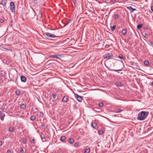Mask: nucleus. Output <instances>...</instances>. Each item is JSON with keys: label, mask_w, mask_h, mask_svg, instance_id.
<instances>
[{"label": "nucleus", "mask_w": 153, "mask_h": 153, "mask_svg": "<svg viewBox=\"0 0 153 153\" xmlns=\"http://www.w3.org/2000/svg\"><path fill=\"white\" fill-rule=\"evenodd\" d=\"M149 112L145 111H141L138 114L137 119L140 120H144L149 114Z\"/></svg>", "instance_id": "obj_1"}, {"label": "nucleus", "mask_w": 153, "mask_h": 153, "mask_svg": "<svg viewBox=\"0 0 153 153\" xmlns=\"http://www.w3.org/2000/svg\"><path fill=\"white\" fill-rule=\"evenodd\" d=\"M104 59L107 60L113 57V54L111 53H108L104 55L103 56Z\"/></svg>", "instance_id": "obj_2"}, {"label": "nucleus", "mask_w": 153, "mask_h": 153, "mask_svg": "<svg viewBox=\"0 0 153 153\" xmlns=\"http://www.w3.org/2000/svg\"><path fill=\"white\" fill-rule=\"evenodd\" d=\"M10 9L12 12H15V7L14 3L13 2H11L10 4Z\"/></svg>", "instance_id": "obj_3"}, {"label": "nucleus", "mask_w": 153, "mask_h": 153, "mask_svg": "<svg viewBox=\"0 0 153 153\" xmlns=\"http://www.w3.org/2000/svg\"><path fill=\"white\" fill-rule=\"evenodd\" d=\"M61 56L59 54H56L53 55H50L48 56L49 58H56L60 59V58L61 57Z\"/></svg>", "instance_id": "obj_4"}, {"label": "nucleus", "mask_w": 153, "mask_h": 153, "mask_svg": "<svg viewBox=\"0 0 153 153\" xmlns=\"http://www.w3.org/2000/svg\"><path fill=\"white\" fill-rule=\"evenodd\" d=\"M45 34L47 36L50 37L55 38L57 37V36H56L55 35L53 34H51L48 32H46Z\"/></svg>", "instance_id": "obj_5"}, {"label": "nucleus", "mask_w": 153, "mask_h": 153, "mask_svg": "<svg viewBox=\"0 0 153 153\" xmlns=\"http://www.w3.org/2000/svg\"><path fill=\"white\" fill-rule=\"evenodd\" d=\"M75 97L76 98L78 101L79 102H82V98L81 96L77 94H76Z\"/></svg>", "instance_id": "obj_6"}, {"label": "nucleus", "mask_w": 153, "mask_h": 153, "mask_svg": "<svg viewBox=\"0 0 153 153\" xmlns=\"http://www.w3.org/2000/svg\"><path fill=\"white\" fill-rule=\"evenodd\" d=\"M21 80L22 82H25L26 81L27 78L26 77L23 75H21L20 76Z\"/></svg>", "instance_id": "obj_7"}, {"label": "nucleus", "mask_w": 153, "mask_h": 153, "mask_svg": "<svg viewBox=\"0 0 153 153\" xmlns=\"http://www.w3.org/2000/svg\"><path fill=\"white\" fill-rule=\"evenodd\" d=\"M5 115L4 113L0 111V118L1 120L3 121V120Z\"/></svg>", "instance_id": "obj_8"}, {"label": "nucleus", "mask_w": 153, "mask_h": 153, "mask_svg": "<svg viewBox=\"0 0 153 153\" xmlns=\"http://www.w3.org/2000/svg\"><path fill=\"white\" fill-rule=\"evenodd\" d=\"M7 3V0H2L0 3V5L2 4L3 6L6 7Z\"/></svg>", "instance_id": "obj_9"}, {"label": "nucleus", "mask_w": 153, "mask_h": 153, "mask_svg": "<svg viewBox=\"0 0 153 153\" xmlns=\"http://www.w3.org/2000/svg\"><path fill=\"white\" fill-rule=\"evenodd\" d=\"M106 67L108 69V70L110 71H114L117 72L118 71H122L123 70V69H118V70L111 69L110 68L107 67L106 66Z\"/></svg>", "instance_id": "obj_10"}, {"label": "nucleus", "mask_w": 153, "mask_h": 153, "mask_svg": "<svg viewBox=\"0 0 153 153\" xmlns=\"http://www.w3.org/2000/svg\"><path fill=\"white\" fill-rule=\"evenodd\" d=\"M68 100V97L67 96H64L62 99V101L66 102Z\"/></svg>", "instance_id": "obj_11"}, {"label": "nucleus", "mask_w": 153, "mask_h": 153, "mask_svg": "<svg viewBox=\"0 0 153 153\" xmlns=\"http://www.w3.org/2000/svg\"><path fill=\"white\" fill-rule=\"evenodd\" d=\"M127 8L131 12H133L134 11L136 10V9L133 8L131 6L128 7Z\"/></svg>", "instance_id": "obj_12"}, {"label": "nucleus", "mask_w": 153, "mask_h": 153, "mask_svg": "<svg viewBox=\"0 0 153 153\" xmlns=\"http://www.w3.org/2000/svg\"><path fill=\"white\" fill-rule=\"evenodd\" d=\"M21 92L19 89L16 90L15 92L16 95L17 96H19L20 95Z\"/></svg>", "instance_id": "obj_13"}, {"label": "nucleus", "mask_w": 153, "mask_h": 153, "mask_svg": "<svg viewBox=\"0 0 153 153\" xmlns=\"http://www.w3.org/2000/svg\"><path fill=\"white\" fill-rule=\"evenodd\" d=\"M68 141L70 143H73L74 142V140L73 138H71L69 139Z\"/></svg>", "instance_id": "obj_14"}, {"label": "nucleus", "mask_w": 153, "mask_h": 153, "mask_svg": "<svg viewBox=\"0 0 153 153\" xmlns=\"http://www.w3.org/2000/svg\"><path fill=\"white\" fill-rule=\"evenodd\" d=\"M127 32L126 30L125 29H124L122 30V33L124 36L125 35Z\"/></svg>", "instance_id": "obj_15"}, {"label": "nucleus", "mask_w": 153, "mask_h": 153, "mask_svg": "<svg viewBox=\"0 0 153 153\" xmlns=\"http://www.w3.org/2000/svg\"><path fill=\"white\" fill-rule=\"evenodd\" d=\"M66 137L65 136H63L61 137H60V140L63 142H65V140Z\"/></svg>", "instance_id": "obj_16"}, {"label": "nucleus", "mask_w": 153, "mask_h": 153, "mask_svg": "<svg viewBox=\"0 0 153 153\" xmlns=\"http://www.w3.org/2000/svg\"><path fill=\"white\" fill-rule=\"evenodd\" d=\"M90 152V150L89 148H86L85 149L84 153H89Z\"/></svg>", "instance_id": "obj_17"}, {"label": "nucleus", "mask_w": 153, "mask_h": 153, "mask_svg": "<svg viewBox=\"0 0 153 153\" xmlns=\"http://www.w3.org/2000/svg\"><path fill=\"white\" fill-rule=\"evenodd\" d=\"M143 26L142 24L138 25L137 26V29L138 30L141 28Z\"/></svg>", "instance_id": "obj_18"}, {"label": "nucleus", "mask_w": 153, "mask_h": 153, "mask_svg": "<svg viewBox=\"0 0 153 153\" xmlns=\"http://www.w3.org/2000/svg\"><path fill=\"white\" fill-rule=\"evenodd\" d=\"M26 105L24 104H21L20 106V108L22 109H25L26 107Z\"/></svg>", "instance_id": "obj_19"}, {"label": "nucleus", "mask_w": 153, "mask_h": 153, "mask_svg": "<svg viewBox=\"0 0 153 153\" xmlns=\"http://www.w3.org/2000/svg\"><path fill=\"white\" fill-rule=\"evenodd\" d=\"M36 119L35 116L34 115H32L30 117V119L32 121Z\"/></svg>", "instance_id": "obj_20"}, {"label": "nucleus", "mask_w": 153, "mask_h": 153, "mask_svg": "<svg viewBox=\"0 0 153 153\" xmlns=\"http://www.w3.org/2000/svg\"><path fill=\"white\" fill-rule=\"evenodd\" d=\"M9 130L12 133L14 131V128L13 127H10L9 128Z\"/></svg>", "instance_id": "obj_21"}, {"label": "nucleus", "mask_w": 153, "mask_h": 153, "mask_svg": "<svg viewBox=\"0 0 153 153\" xmlns=\"http://www.w3.org/2000/svg\"><path fill=\"white\" fill-rule=\"evenodd\" d=\"M91 125H92V127L94 128H96V127L97 125V124L95 122L92 123Z\"/></svg>", "instance_id": "obj_22"}, {"label": "nucleus", "mask_w": 153, "mask_h": 153, "mask_svg": "<svg viewBox=\"0 0 153 153\" xmlns=\"http://www.w3.org/2000/svg\"><path fill=\"white\" fill-rule=\"evenodd\" d=\"M41 138L43 142H44L46 141L45 137L41 136Z\"/></svg>", "instance_id": "obj_23"}, {"label": "nucleus", "mask_w": 153, "mask_h": 153, "mask_svg": "<svg viewBox=\"0 0 153 153\" xmlns=\"http://www.w3.org/2000/svg\"><path fill=\"white\" fill-rule=\"evenodd\" d=\"M144 64L145 65L148 66L149 65V62L148 61H145L144 62Z\"/></svg>", "instance_id": "obj_24"}, {"label": "nucleus", "mask_w": 153, "mask_h": 153, "mask_svg": "<svg viewBox=\"0 0 153 153\" xmlns=\"http://www.w3.org/2000/svg\"><path fill=\"white\" fill-rule=\"evenodd\" d=\"M122 111L120 108H118L115 110V112L116 113H119Z\"/></svg>", "instance_id": "obj_25"}, {"label": "nucleus", "mask_w": 153, "mask_h": 153, "mask_svg": "<svg viewBox=\"0 0 153 153\" xmlns=\"http://www.w3.org/2000/svg\"><path fill=\"white\" fill-rule=\"evenodd\" d=\"M98 133L100 135H102L103 133V131L102 130H99L98 131Z\"/></svg>", "instance_id": "obj_26"}, {"label": "nucleus", "mask_w": 153, "mask_h": 153, "mask_svg": "<svg viewBox=\"0 0 153 153\" xmlns=\"http://www.w3.org/2000/svg\"><path fill=\"white\" fill-rule=\"evenodd\" d=\"M22 141L24 144H26L27 142V139L26 138H22Z\"/></svg>", "instance_id": "obj_27"}, {"label": "nucleus", "mask_w": 153, "mask_h": 153, "mask_svg": "<svg viewBox=\"0 0 153 153\" xmlns=\"http://www.w3.org/2000/svg\"><path fill=\"white\" fill-rule=\"evenodd\" d=\"M79 131L81 134H83L84 133V132L83 131V130L82 128H80L79 129Z\"/></svg>", "instance_id": "obj_28"}, {"label": "nucleus", "mask_w": 153, "mask_h": 153, "mask_svg": "<svg viewBox=\"0 0 153 153\" xmlns=\"http://www.w3.org/2000/svg\"><path fill=\"white\" fill-rule=\"evenodd\" d=\"M116 27V26L115 25H114L112 27H111V30H112V31L114 30L115 29Z\"/></svg>", "instance_id": "obj_29"}, {"label": "nucleus", "mask_w": 153, "mask_h": 153, "mask_svg": "<svg viewBox=\"0 0 153 153\" xmlns=\"http://www.w3.org/2000/svg\"><path fill=\"white\" fill-rule=\"evenodd\" d=\"M119 16L118 14H115L114 15V18L115 19H117L119 18Z\"/></svg>", "instance_id": "obj_30"}, {"label": "nucleus", "mask_w": 153, "mask_h": 153, "mask_svg": "<svg viewBox=\"0 0 153 153\" xmlns=\"http://www.w3.org/2000/svg\"><path fill=\"white\" fill-rule=\"evenodd\" d=\"M103 105V103L102 102H100L99 104V105L100 107H102Z\"/></svg>", "instance_id": "obj_31"}, {"label": "nucleus", "mask_w": 153, "mask_h": 153, "mask_svg": "<svg viewBox=\"0 0 153 153\" xmlns=\"http://www.w3.org/2000/svg\"><path fill=\"white\" fill-rule=\"evenodd\" d=\"M116 85L118 86H121V84L120 82H117L116 83Z\"/></svg>", "instance_id": "obj_32"}, {"label": "nucleus", "mask_w": 153, "mask_h": 153, "mask_svg": "<svg viewBox=\"0 0 153 153\" xmlns=\"http://www.w3.org/2000/svg\"><path fill=\"white\" fill-rule=\"evenodd\" d=\"M78 146V143L76 142L74 143V146L75 147H77Z\"/></svg>", "instance_id": "obj_33"}, {"label": "nucleus", "mask_w": 153, "mask_h": 153, "mask_svg": "<svg viewBox=\"0 0 153 153\" xmlns=\"http://www.w3.org/2000/svg\"><path fill=\"white\" fill-rule=\"evenodd\" d=\"M118 57L120 59H122L123 58V56L122 54H120L118 56Z\"/></svg>", "instance_id": "obj_34"}, {"label": "nucleus", "mask_w": 153, "mask_h": 153, "mask_svg": "<svg viewBox=\"0 0 153 153\" xmlns=\"http://www.w3.org/2000/svg\"><path fill=\"white\" fill-rule=\"evenodd\" d=\"M52 96H53V98L55 99L56 97V94H52Z\"/></svg>", "instance_id": "obj_35"}, {"label": "nucleus", "mask_w": 153, "mask_h": 153, "mask_svg": "<svg viewBox=\"0 0 153 153\" xmlns=\"http://www.w3.org/2000/svg\"><path fill=\"white\" fill-rule=\"evenodd\" d=\"M70 21V20H69L65 24V25H64V26L67 25H68L69 24Z\"/></svg>", "instance_id": "obj_36"}, {"label": "nucleus", "mask_w": 153, "mask_h": 153, "mask_svg": "<svg viewBox=\"0 0 153 153\" xmlns=\"http://www.w3.org/2000/svg\"><path fill=\"white\" fill-rule=\"evenodd\" d=\"M47 126L44 125H43L42 126V128L43 129H45L46 128Z\"/></svg>", "instance_id": "obj_37"}, {"label": "nucleus", "mask_w": 153, "mask_h": 153, "mask_svg": "<svg viewBox=\"0 0 153 153\" xmlns=\"http://www.w3.org/2000/svg\"><path fill=\"white\" fill-rule=\"evenodd\" d=\"M33 3H36L37 2V0H31Z\"/></svg>", "instance_id": "obj_38"}, {"label": "nucleus", "mask_w": 153, "mask_h": 153, "mask_svg": "<svg viewBox=\"0 0 153 153\" xmlns=\"http://www.w3.org/2000/svg\"><path fill=\"white\" fill-rule=\"evenodd\" d=\"M20 152L22 153H23L24 151L23 149L22 148H21L20 150Z\"/></svg>", "instance_id": "obj_39"}, {"label": "nucleus", "mask_w": 153, "mask_h": 153, "mask_svg": "<svg viewBox=\"0 0 153 153\" xmlns=\"http://www.w3.org/2000/svg\"><path fill=\"white\" fill-rule=\"evenodd\" d=\"M0 22L2 23L4 22V20L3 19H0Z\"/></svg>", "instance_id": "obj_40"}, {"label": "nucleus", "mask_w": 153, "mask_h": 153, "mask_svg": "<svg viewBox=\"0 0 153 153\" xmlns=\"http://www.w3.org/2000/svg\"><path fill=\"white\" fill-rule=\"evenodd\" d=\"M35 139L33 138L32 139V141H31V143H35L34 140Z\"/></svg>", "instance_id": "obj_41"}, {"label": "nucleus", "mask_w": 153, "mask_h": 153, "mask_svg": "<svg viewBox=\"0 0 153 153\" xmlns=\"http://www.w3.org/2000/svg\"><path fill=\"white\" fill-rule=\"evenodd\" d=\"M129 63L132 65H133L134 64V63L133 62H129Z\"/></svg>", "instance_id": "obj_42"}, {"label": "nucleus", "mask_w": 153, "mask_h": 153, "mask_svg": "<svg viewBox=\"0 0 153 153\" xmlns=\"http://www.w3.org/2000/svg\"><path fill=\"white\" fill-rule=\"evenodd\" d=\"M35 109L36 111V112L38 111V108L37 107H35Z\"/></svg>", "instance_id": "obj_43"}, {"label": "nucleus", "mask_w": 153, "mask_h": 153, "mask_svg": "<svg viewBox=\"0 0 153 153\" xmlns=\"http://www.w3.org/2000/svg\"><path fill=\"white\" fill-rule=\"evenodd\" d=\"M43 114V113L42 112H40L39 113V115H42Z\"/></svg>", "instance_id": "obj_44"}, {"label": "nucleus", "mask_w": 153, "mask_h": 153, "mask_svg": "<svg viewBox=\"0 0 153 153\" xmlns=\"http://www.w3.org/2000/svg\"><path fill=\"white\" fill-rule=\"evenodd\" d=\"M7 153H11V151H10V150H8L7 151Z\"/></svg>", "instance_id": "obj_45"}, {"label": "nucleus", "mask_w": 153, "mask_h": 153, "mask_svg": "<svg viewBox=\"0 0 153 153\" xmlns=\"http://www.w3.org/2000/svg\"><path fill=\"white\" fill-rule=\"evenodd\" d=\"M150 43L152 45H153V41H151L150 42Z\"/></svg>", "instance_id": "obj_46"}, {"label": "nucleus", "mask_w": 153, "mask_h": 153, "mask_svg": "<svg viewBox=\"0 0 153 153\" xmlns=\"http://www.w3.org/2000/svg\"><path fill=\"white\" fill-rule=\"evenodd\" d=\"M2 145V141H0V146H1Z\"/></svg>", "instance_id": "obj_47"}, {"label": "nucleus", "mask_w": 153, "mask_h": 153, "mask_svg": "<svg viewBox=\"0 0 153 153\" xmlns=\"http://www.w3.org/2000/svg\"><path fill=\"white\" fill-rule=\"evenodd\" d=\"M151 10L153 12V5L151 7Z\"/></svg>", "instance_id": "obj_48"}, {"label": "nucleus", "mask_w": 153, "mask_h": 153, "mask_svg": "<svg viewBox=\"0 0 153 153\" xmlns=\"http://www.w3.org/2000/svg\"><path fill=\"white\" fill-rule=\"evenodd\" d=\"M112 2H115L116 1V0H111Z\"/></svg>", "instance_id": "obj_49"}, {"label": "nucleus", "mask_w": 153, "mask_h": 153, "mask_svg": "<svg viewBox=\"0 0 153 153\" xmlns=\"http://www.w3.org/2000/svg\"><path fill=\"white\" fill-rule=\"evenodd\" d=\"M150 85L152 86H153V82L151 83V84H150Z\"/></svg>", "instance_id": "obj_50"}, {"label": "nucleus", "mask_w": 153, "mask_h": 153, "mask_svg": "<svg viewBox=\"0 0 153 153\" xmlns=\"http://www.w3.org/2000/svg\"><path fill=\"white\" fill-rule=\"evenodd\" d=\"M147 35V34H146V33H145L144 34V35H143V36H144V37H145V36Z\"/></svg>", "instance_id": "obj_51"}, {"label": "nucleus", "mask_w": 153, "mask_h": 153, "mask_svg": "<svg viewBox=\"0 0 153 153\" xmlns=\"http://www.w3.org/2000/svg\"><path fill=\"white\" fill-rule=\"evenodd\" d=\"M10 25L11 27H12V23H10Z\"/></svg>", "instance_id": "obj_52"}, {"label": "nucleus", "mask_w": 153, "mask_h": 153, "mask_svg": "<svg viewBox=\"0 0 153 153\" xmlns=\"http://www.w3.org/2000/svg\"><path fill=\"white\" fill-rule=\"evenodd\" d=\"M33 11L34 12V13H35V10H34L33 9Z\"/></svg>", "instance_id": "obj_53"}, {"label": "nucleus", "mask_w": 153, "mask_h": 153, "mask_svg": "<svg viewBox=\"0 0 153 153\" xmlns=\"http://www.w3.org/2000/svg\"><path fill=\"white\" fill-rule=\"evenodd\" d=\"M12 22H13V21L12 20H11L10 22V23H12Z\"/></svg>", "instance_id": "obj_54"}, {"label": "nucleus", "mask_w": 153, "mask_h": 153, "mask_svg": "<svg viewBox=\"0 0 153 153\" xmlns=\"http://www.w3.org/2000/svg\"><path fill=\"white\" fill-rule=\"evenodd\" d=\"M2 75H3L2 73H1V76H2Z\"/></svg>", "instance_id": "obj_55"}, {"label": "nucleus", "mask_w": 153, "mask_h": 153, "mask_svg": "<svg viewBox=\"0 0 153 153\" xmlns=\"http://www.w3.org/2000/svg\"><path fill=\"white\" fill-rule=\"evenodd\" d=\"M16 84L17 85V84H18V83H17V82H16Z\"/></svg>", "instance_id": "obj_56"}, {"label": "nucleus", "mask_w": 153, "mask_h": 153, "mask_svg": "<svg viewBox=\"0 0 153 153\" xmlns=\"http://www.w3.org/2000/svg\"><path fill=\"white\" fill-rule=\"evenodd\" d=\"M17 79H16V82Z\"/></svg>", "instance_id": "obj_57"}, {"label": "nucleus", "mask_w": 153, "mask_h": 153, "mask_svg": "<svg viewBox=\"0 0 153 153\" xmlns=\"http://www.w3.org/2000/svg\"><path fill=\"white\" fill-rule=\"evenodd\" d=\"M120 62L121 63L122 62V61H120Z\"/></svg>", "instance_id": "obj_58"}, {"label": "nucleus", "mask_w": 153, "mask_h": 153, "mask_svg": "<svg viewBox=\"0 0 153 153\" xmlns=\"http://www.w3.org/2000/svg\"><path fill=\"white\" fill-rule=\"evenodd\" d=\"M1 8V6H0V8Z\"/></svg>", "instance_id": "obj_59"}, {"label": "nucleus", "mask_w": 153, "mask_h": 153, "mask_svg": "<svg viewBox=\"0 0 153 153\" xmlns=\"http://www.w3.org/2000/svg\"><path fill=\"white\" fill-rule=\"evenodd\" d=\"M50 153H53V152H50Z\"/></svg>", "instance_id": "obj_60"}]
</instances>
